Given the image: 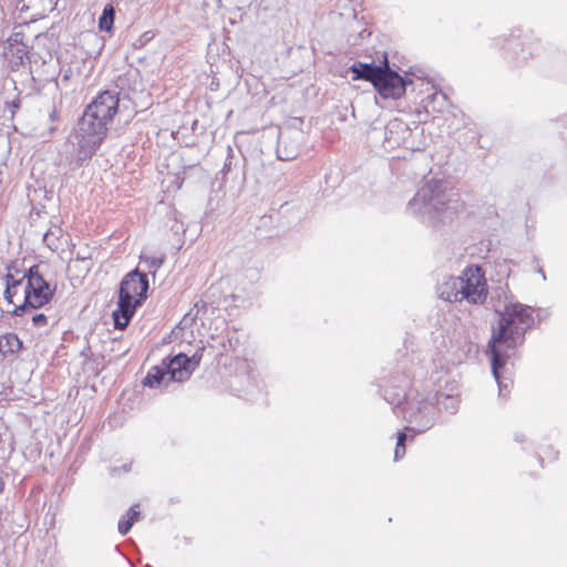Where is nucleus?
<instances>
[{
    "label": "nucleus",
    "instance_id": "23",
    "mask_svg": "<svg viewBox=\"0 0 567 567\" xmlns=\"http://www.w3.org/2000/svg\"><path fill=\"white\" fill-rule=\"evenodd\" d=\"M406 433L404 431H400L396 434V446L394 450V461L401 460L405 454V441H406Z\"/></svg>",
    "mask_w": 567,
    "mask_h": 567
},
{
    "label": "nucleus",
    "instance_id": "28",
    "mask_svg": "<svg viewBox=\"0 0 567 567\" xmlns=\"http://www.w3.org/2000/svg\"><path fill=\"white\" fill-rule=\"evenodd\" d=\"M549 315H550V312L548 309L538 308L536 310V319L538 322L546 320L549 317Z\"/></svg>",
    "mask_w": 567,
    "mask_h": 567
},
{
    "label": "nucleus",
    "instance_id": "16",
    "mask_svg": "<svg viewBox=\"0 0 567 567\" xmlns=\"http://www.w3.org/2000/svg\"><path fill=\"white\" fill-rule=\"evenodd\" d=\"M423 107L426 113L442 112L449 104V99L442 91L427 94L423 100Z\"/></svg>",
    "mask_w": 567,
    "mask_h": 567
},
{
    "label": "nucleus",
    "instance_id": "39",
    "mask_svg": "<svg viewBox=\"0 0 567 567\" xmlns=\"http://www.w3.org/2000/svg\"><path fill=\"white\" fill-rule=\"evenodd\" d=\"M90 270H91V265H89V266L86 267V272H89Z\"/></svg>",
    "mask_w": 567,
    "mask_h": 567
},
{
    "label": "nucleus",
    "instance_id": "38",
    "mask_svg": "<svg viewBox=\"0 0 567 567\" xmlns=\"http://www.w3.org/2000/svg\"><path fill=\"white\" fill-rule=\"evenodd\" d=\"M68 79H69V74H64L63 80H68Z\"/></svg>",
    "mask_w": 567,
    "mask_h": 567
},
{
    "label": "nucleus",
    "instance_id": "37",
    "mask_svg": "<svg viewBox=\"0 0 567 567\" xmlns=\"http://www.w3.org/2000/svg\"><path fill=\"white\" fill-rule=\"evenodd\" d=\"M557 455H558V452H554V453H553V458H556V457H557Z\"/></svg>",
    "mask_w": 567,
    "mask_h": 567
},
{
    "label": "nucleus",
    "instance_id": "33",
    "mask_svg": "<svg viewBox=\"0 0 567 567\" xmlns=\"http://www.w3.org/2000/svg\"><path fill=\"white\" fill-rule=\"evenodd\" d=\"M56 118H58V112L55 109H53L52 112L50 113V120L55 121Z\"/></svg>",
    "mask_w": 567,
    "mask_h": 567
},
{
    "label": "nucleus",
    "instance_id": "4",
    "mask_svg": "<svg viewBox=\"0 0 567 567\" xmlns=\"http://www.w3.org/2000/svg\"><path fill=\"white\" fill-rule=\"evenodd\" d=\"M148 278L145 272L137 268L124 276L120 284L117 307L113 311L114 328L124 330L135 311L147 298Z\"/></svg>",
    "mask_w": 567,
    "mask_h": 567
},
{
    "label": "nucleus",
    "instance_id": "26",
    "mask_svg": "<svg viewBox=\"0 0 567 567\" xmlns=\"http://www.w3.org/2000/svg\"><path fill=\"white\" fill-rule=\"evenodd\" d=\"M227 152H228V155H227V158L224 163V166L221 168V173L224 175L228 174L231 169V159H233V148L230 146L227 147Z\"/></svg>",
    "mask_w": 567,
    "mask_h": 567
},
{
    "label": "nucleus",
    "instance_id": "3",
    "mask_svg": "<svg viewBox=\"0 0 567 567\" xmlns=\"http://www.w3.org/2000/svg\"><path fill=\"white\" fill-rule=\"evenodd\" d=\"M349 71L353 74L352 79L354 81L364 80L370 82L384 100H399L404 96L408 87L413 85L410 78L402 76L390 66L388 59L380 64L354 62Z\"/></svg>",
    "mask_w": 567,
    "mask_h": 567
},
{
    "label": "nucleus",
    "instance_id": "6",
    "mask_svg": "<svg viewBox=\"0 0 567 567\" xmlns=\"http://www.w3.org/2000/svg\"><path fill=\"white\" fill-rule=\"evenodd\" d=\"M23 278H25L23 298L12 310V315L17 317L49 303L53 299L56 289L55 286H52L44 278L39 265L28 268L23 274Z\"/></svg>",
    "mask_w": 567,
    "mask_h": 567
},
{
    "label": "nucleus",
    "instance_id": "1",
    "mask_svg": "<svg viewBox=\"0 0 567 567\" xmlns=\"http://www.w3.org/2000/svg\"><path fill=\"white\" fill-rule=\"evenodd\" d=\"M534 317L529 306L511 302L499 313L497 327L493 329L488 342L492 374L498 385V394L506 396L509 393V381L502 377V369L509 358L508 351L522 344L525 333L534 326Z\"/></svg>",
    "mask_w": 567,
    "mask_h": 567
},
{
    "label": "nucleus",
    "instance_id": "14",
    "mask_svg": "<svg viewBox=\"0 0 567 567\" xmlns=\"http://www.w3.org/2000/svg\"><path fill=\"white\" fill-rule=\"evenodd\" d=\"M8 272L4 275V291H3V298L8 303L17 306L14 302V297L19 293L20 288H23L25 285V278L23 276L21 278H16L13 272H18V269L16 268L14 264L11 262L7 266Z\"/></svg>",
    "mask_w": 567,
    "mask_h": 567
},
{
    "label": "nucleus",
    "instance_id": "9",
    "mask_svg": "<svg viewBox=\"0 0 567 567\" xmlns=\"http://www.w3.org/2000/svg\"><path fill=\"white\" fill-rule=\"evenodd\" d=\"M409 385L410 378L405 373H394L384 378L380 384L384 400L393 406L396 414L400 405L406 400Z\"/></svg>",
    "mask_w": 567,
    "mask_h": 567
},
{
    "label": "nucleus",
    "instance_id": "34",
    "mask_svg": "<svg viewBox=\"0 0 567 567\" xmlns=\"http://www.w3.org/2000/svg\"><path fill=\"white\" fill-rule=\"evenodd\" d=\"M537 272H538L539 275H542L543 280H546L545 272H544V270H543L542 268H538V269H537Z\"/></svg>",
    "mask_w": 567,
    "mask_h": 567
},
{
    "label": "nucleus",
    "instance_id": "12",
    "mask_svg": "<svg viewBox=\"0 0 567 567\" xmlns=\"http://www.w3.org/2000/svg\"><path fill=\"white\" fill-rule=\"evenodd\" d=\"M412 131L402 120H391L384 128L385 147L395 148L403 146L408 150H415L413 143H410Z\"/></svg>",
    "mask_w": 567,
    "mask_h": 567
},
{
    "label": "nucleus",
    "instance_id": "10",
    "mask_svg": "<svg viewBox=\"0 0 567 567\" xmlns=\"http://www.w3.org/2000/svg\"><path fill=\"white\" fill-rule=\"evenodd\" d=\"M172 357L164 358L159 365L152 367L144 377L142 384L150 389H168L171 383H182L183 379L173 375Z\"/></svg>",
    "mask_w": 567,
    "mask_h": 567
},
{
    "label": "nucleus",
    "instance_id": "27",
    "mask_svg": "<svg viewBox=\"0 0 567 567\" xmlns=\"http://www.w3.org/2000/svg\"><path fill=\"white\" fill-rule=\"evenodd\" d=\"M91 259H92V255H91L89 248L80 249L75 255L76 261L85 262V261H90Z\"/></svg>",
    "mask_w": 567,
    "mask_h": 567
},
{
    "label": "nucleus",
    "instance_id": "35",
    "mask_svg": "<svg viewBox=\"0 0 567 567\" xmlns=\"http://www.w3.org/2000/svg\"><path fill=\"white\" fill-rule=\"evenodd\" d=\"M131 466H132V464H124L122 466V468H123L124 472H128L131 470Z\"/></svg>",
    "mask_w": 567,
    "mask_h": 567
},
{
    "label": "nucleus",
    "instance_id": "15",
    "mask_svg": "<svg viewBox=\"0 0 567 567\" xmlns=\"http://www.w3.org/2000/svg\"><path fill=\"white\" fill-rule=\"evenodd\" d=\"M460 285H462V279L453 276L449 277L437 288L440 298L449 302L463 301L461 299Z\"/></svg>",
    "mask_w": 567,
    "mask_h": 567
},
{
    "label": "nucleus",
    "instance_id": "21",
    "mask_svg": "<svg viewBox=\"0 0 567 567\" xmlns=\"http://www.w3.org/2000/svg\"><path fill=\"white\" fill-rule=\"evenodd\" d=\"M434 400L436 405L442 406L446 412L451 414L455 413L458 409V400L453 395L436 393L434 395Z\"/></svg>",
    "mask_w": 567,
    "mask_h": 567
},
{
    "label": "nucleus",
    "instance_id": "36",
    "mask_svg": "<svg viewBox=\"0 0 567 567\" xmlns=\"http://www.w3.org/2000/svg\"><path fill=\"white\" fill-rule=\"evenodd\" d=\"M3 488H4V483H3L2 477L0 476V494L3 492Z\"/></svg>",
    "mask_w": 567,
    "mask_h": 567
},
{
    "label": "nucleus",
    "instance_id": "30",
    "mask_svg": "<svg viewBox=\"0 0 567 567\" xmlns=\"http://www.w3.org/2000/svg\"><path fill=\"white\" fill-rule=\"evenodd\" d=\"M508 41L505 37H498L494 39V43L496 47H502L504 42Z\"/></svg>",
    "mask_w": 567,
    "mask_h": 567
},
{
    "label": "nucleus",
    "instance_id": "11",
    "mask_svg": "<svg viewBox=\"0 0 567 567\" xmlns=\"http://www.w3.org/2000/svg\"><path fill=\"white\" fill-rule=\"evenodd\" d=\"M120 109V92L106 90L100 93L85 110L110 124Z\"/></svg>",
    "mask_w": 567,
    "mask_h": 567
},
{
    "label": "nucleus",
    "instance_id": "31",
    "mask_svg": "<svg viewBox=\"0 0 567 567\" xmlns=\"http://www.w3.org/2000/svg\"><path fill=\"white\" fill-rule=\"evenodd\" d=\"M520 35H522V30L519 28L512 30V32L509 34L511 38H520Z\"/></svg>",
    "mask_w": 567,
    "mask_h": 567
},
{
    "label": "nucleus",
    "instance_id": "19",
    "mask_svg": "<svg viewBox=\"0 0 567 567\" xmlns=\"http://www.w3.org/2000/svg\"><path fill=\"white\" fill-rule=\"evenodd\" d=\"M1 353L3 355L18 353L22 348V341L14 333H7L0 337Z\"/></svg>",
    "mask_w": 567,
    "mask_h": 567
},
{
    "label": "nucleus",
    "instance_id": "20",
    "mask_svg": "<svg viewBox=\"0 0 567 567\" xmlns=\"http://www.w3.org/2000/svg\"><path fill=\"white\" fill-rule=\"evenodd\" d=\"M114 19L115 9L109 3L103 8L102 14L99 18V29L101 31L110 32L113 28Z\"/></svg>",
    "mask_w": 567,
    "mask_h": 567
},
{
    "label": "nucleus",
    "instance_id": "8",
    "mask_svg": "<svg viewBox=\"0 0 567 567\" xmlns=\"http://www.w3.org/2000/svg\"><path fill=\"white\" fill-rule=\"evenodd\" d=\"M403 417L409 423L405 431L423 433L434 425L437 417V409L434 401L429 399L421 400L416 404H410L404 411Z\"/></svg>",
    "mask_w": 567,
    "mask_h": 567
},
{
    "label": "nucleus",
    "instance_id": "22",
    "mask_svg": "<svg viewBox=\"0 0 567 567\" xmlns=\"http://www.w3.org/2000/svg\"><path fill=\"white\" fill-rule=\"evenodd\" d=\"M299 154L297 146H287L286 143L280 137L278 141L277 146V157L280 161H292L295 159Z\"/></svg>",
    "mask_w": 567,
    "mask_h": 567
},
{
    "label": "nucleus",
    "instance_id": "18",
    "mask_svg": "<svg viewBox=\"0 0 567 567\" xmlns=\"http://www.w3.org/2000/svg\"><path fill=\"white\" fill-rule=\"evenodd\" d=\"M63 229L59 225H52L44 234H43V243L51 250L56 251L61 247V238L63 236Z\"/></svg>",
    "mask_w": 567,
    "mask_h": 567
},
{
    "label": "nucleus",
    "instance_id": "5",
    "mask_svg": "<svg viewBox=\"0 0 567 567\" xmlns=\"http://www.w3.org/2000/svg\"><path fill=\"white\" fill-rule=\"evenodd\" d=\"M107 131L106 122L84 110L70 135V141L76 148L74 159L76 168L83 166L96 153L105 140Z\"/></svg>",
    "mask_w": 567,
    "mask_h": 567
},
{
    "label": "nucleus",
    "instance_id": "2",
    "mask_svg": "<svg viewBox=\"0 0 567 567\" xmlns=\"http://www.w3.org/2000/svg\"><path fill=\"white\" fill-rule=\"evenodd\" d=\"M463 207L460 194L449 182L432 177L409 200L406 210L422 224L440 229L451 225Z\"/></svg>",
    "mask_w": 567,
    "mask_h": 567
},
{
    "label": "nucleus",
    "instance_id": "32",
    "mask_svg": "<svg viewBox=\"0 0 567 567\" xmlns=\"http://www.w3.org/2000/svg\"><path fill=\"white\" fill-rule=\"evenodd\" d=\"M514 439H515L516 442H524L525 436H524L523 433H516Z\"/></svg>",
    "mask_w": 567,
    "mask_h": 567
},
{
    "label": "nucleus",
    "instance_id": "29",
    "mask_svg": "<svg viewBox=\"0 0 567 567\" xmlns=\"http://www.w3.org/2000/svg\"><path fill=\"white\" fill-rule=\"evenodd\" d=\"M6 105L10 110L11 114L13 115L16 113V111L20 107V100L16 99L11 102H7Z\"/></svg>",
    "mask_w": 567,
    "mask_h": 567
},
{
    "label": "nucleus",
    "instance_id": "25",
    "mask_svg": "<svg viewBox=\"0 0 567 567\" xmlns=\"http://www.w3.org/2000/svg\"><path fill=\"white\" fill-rule=\"evenodd\" d=\"M32 323L37 328H42V327L47 326L48 318L44 313H34L32 316Z\"/></svg>",
    "mask_w": 567,
    "mask_h": 567
},
{
    "label": "nucleus",
    "instance_id": "24",
    "mask_svg": "<svg viewBox=\"0 0 567 567\" xmlns=\"http://www.w3.org/2000/svg\"><path fill=\"white\" fill-rule=\"evenodd\" d=\"M142 260L147 265L148 270L155 274L163 265L164 256H142Z\"/></svg>",
    "mask_w": 567,
    "mask_h": 567
},
{
    "label": "nucleus",
    "instance_id": "13",
    "mask_svg": "<svg viewBox=\"0 0 567 567\" xmlns=\"http://www.w3.org/2000/svg\"><path fill=\"white\" fill-rule=\"evenodd\" d=\"M204 349L197 350L192 357L186 355L185 353H178L172 357L175 368H173V375L183 381H187L192 373L199 367L202 358H203Z\"/></svg>",
    "mask_w": 567,
    "mask_h": 567
},
{
    "label": "nucleus",
    "instance_id": "17",
    "mask_svg": "<svg viewBox=\"0 0 567 567\" xmlns=\"http://www.w3.org/2000/svg\"><path fill=\"white\" fill-rule=\"evenodd\" d=\"M141 512L138 511V505H132L125 515H123L118 520V533L121 535H126L131 528L133 527L134 523L140 519Z\"/></svg>",
    "mask_w": 567,
    "mask_h": 567
},
{
    "label": "nucleus",
    "instance_id": "7",
    "mask_svg": "<svg viewBox=\"0 0 567 567\" xmlns=\"http://www.w3.org/2000/svg\"><path fill=\"white\" fill-rule=\"evenodd\" d=\"M460 285L461 299L472 305H482L487 298V284L484 271L480 266L466 267L462 275Z\"/></svg>",
    "mask_w": 567,
    "mask_h": 567
}]
</instances>
